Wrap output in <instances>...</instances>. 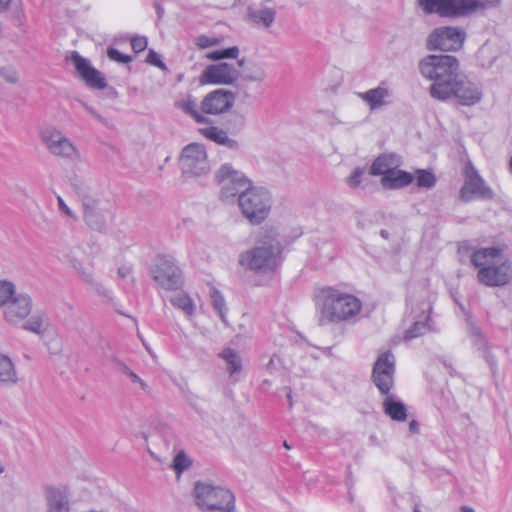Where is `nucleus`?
Masks as SVG:
<instances>
[{"instance_id": "48", "label": "nucleus", "mask_w": 512, "mask_h": 512, "mask_svg": "<svg viewBox=\"0 0 512 512\" xmlns=\"http://www.w3.org/2000/svg\"><path fill=\"white\" fill-rule=\"evenodd\" d=\"M112 362L117 371L126 375L127 377H129L130 374L133 372L125 363H123L121 360L117 358H113Z\"/></svg>"}, {"instance_id": "1", "label": "nucleus", "mask_w": 512, "mask_h": 512, "mask_svg": "<svg viewBox=\"0 0 512 512\" xmlns=\"http://www.w3.org/2000/svg\"><path fill=\"white\" fill-rule=\"evenodd\" d=\"M470 260L477 269V281L487 287H503L512 281V263L498 247L475 250Z\"/></svg>"}, {"instance_id": "54", "label": "nucleus", "mask_w": 512, "mask_h": 512, "mask_svg": "<svg viewBox=\"0 0 512 512\" xmlns=\"http://www.w3.org/2000/svg\"><path fill=\"white\" fill-rule=\"evenodd\" d=\"M117 273H118V276L120 278H123V279L128 278L131 275V267H129V266H121V267L118 268V272Z\"/></svg>"}, {"instance_id": "38", "label": "nucleus", "mask_w": 512, "mask_h": 512, "mask_svg": "<svg viewBox=\"0 0 512 512\" xmlns=\"http://www.w3.org/2000/svg\"><path fill=\"white\" fill-rule=\"evenodd\" d=\"M210 298L214 309L219 314L221 320L226 322V304L223 295L215 288L210 290Z\"/></svg>"}, {"instance_id": "64", "label": "nucleus", "mask_w": 512, "mask_h": 512, "mask_svg": "<svg viewBox=\"0 0 512 512\" xmlns=\"http://www.w3.org/2000/svg\"><path fill=\"white\" fill-rule=\"evenodd\" d=\"M2 471H3V468H2V467H0V473H1Z\"/></svg>"}, {"instance_id": "4", "label": "nucleus", "mask_w": 512, "mask_h": 512, "mask_svg": "<svg viewBox=\"0 0 512 512\" xmlns=\"http://www.w3.org/2000/svg\"><path fill=\"white\" fill-rule=\"evenodd\" d=\"M282 245L274 236H265L258 244L241 254L240 264L258 274L275 272L282 262Z\"/></svg>"}, {"instance_id": "24", "label": "nucleus", "mask_w": 512, "mask_h": 512, "mask_svg": "<svg viewBox=\"0 0 512 512\" xmlns=\"http://www.w3.org/2000/svg\"><path fill=\"white\" fill-rule=\"evenodd\" d=\"M414 181V175L399 168L393 169L381 178V184L386 189H402Z\"/></svg>"}, {"instance_id": "59", "label": "nucleus", "mask_w": 512, "mask_h": 512, "mask_svg": "<svg viewBox=\"0 0 512 512\" xmlns=\"http://www.w3.org/2000/svg\"><path fill=\"white\" fill-rule=\"evenodd\" d=\"M16 15H17V18H18L20 21L24 20V18H25V14H24L23 9H19V10H17V11H16Z\"/></svg>"}, {"instance_id": "10", "label": "nucleus", "mask_w": 512, "mask_h": 512, "mask_svg": "<svg viewBox=\"0 0 512 512\" xmlns=\"http://www.w3.org/2000/svg\"><path fill=\"white\" fill-rule=\"evenodd\" d=\"M466 33L462 28L443 26L434 29L428 37L429 50L455 51L463 46Z\"/></svg>"}, {"instance_id": "34", "label": "nucleus", "mask_w": 512, "mask_h": 512, "mask_svg": "<svg viewBox=\"0 0 512 512\" xmlns=\"http://www.w3.org/2000/svg\"><path fill=\"white\" fill-rule=\"evenodd\" d=\"M47 327V318L42 313H36L35 315L31 316L24 324V329L36 334L44 333Z\"/></svg>"}, {"instance_id": "47", "label": "nucleus", "mask_w": 512, "mask_h": 512, "mask_svg": "<svg viewBox=\"0 0 512 512\" xmlns=\"http://www.w3.org/2000/svg\"><path fill=\"white\" fill-rule=\"evenodd\" d=\"M112 362L117 371L126 375L127 377H129L130 374L133 372L125 363H123L121 360L117 358H113Z\"/></svg>"}, {"instance_id": "58", "label": "nucleus", "mask_w": 512, "mask_h": 512, "mask_svg": "<svg viewBox=\"0 0 512 512\" xmlns=\"http://www.w3.org/2000/svg\"><path fill=\"white\" fill-rule=\"evenodd\" d=\"M409 430L412 432V433H418L419 431V424L416 420H412L410 423H409Z\"/></svg>"}, {"instance_id": "52", "label": "nucleus", "mask_w": 512, "mask_h": 512, "mask_svg": "<svg viewBox=\"0 0 512 512\" xmlns=\"http://www.w3.org/2000/svg\"><path fill=\"white\" fill-rule=\"evenodd\" d=\"M281 364L280 358L278 355L274 354L269 359L268 363L266 364V370L269 372H273L276 370Z\"/></svg>"}, {"instance_id": "43", "label": "nucleus", "mask_w": 512, "mask_h": 512, "mask_svg": "<svg viewBox=\"0 0 512 512\" xmlns=\"http://www.w3.org/2000/svg\"><path fill=\"white\" fill-rule=\"evenodd\" d=\"M107 55H108L109 59L119 62V63L126 64V63L131 62V60H132L131 56L125 55L115 48H109L107 50Z\"/></svg>"}, {"instance_id": "61", "label": "nucleus", "mask_w": 512, "mask_h": 512, "mask_svg": "<svg viewBox=\"0 0 512 512\" xmlns=\"http://www.w3.org/2000/svg\"><path fill=\"white\" fill-rule=\"evenodd\" d=\"M473 335L475 336V338H476L477 340H479V341H484V339H483V337H482V334H481L479 331L475 330V331L473 332Z\"/></svg>"}, {"instance_id": "32", "label": "nucleus", "mask_w": 512, "mask_h": 512, "mask_svg": "<svg viewBox=\"0 0 512 512\" xmlns=\"http://www.w3.org/2000/svg\"><path fill=\"white\" fill-rule=\"evenodd\" d=\"M249 17L256 24L270 27L274 22L275 12L270 8L250 9Z\"/></svg>"}, {"instance_id": "31", "label": "nucleus", "mask_w": 512, "mask_h": 512, "mask_svg": "<svg viewBox=\"0 0 512 512\" xmlns=\"http://www.w3.org/2000/svg\"><path fill=\"white\" fill-rule=\"evenodd\" d=\"M220 357L226 362V369L231 377L239 373L242 369V359L238 352L227 348L222 351Z\"/></svg>"}, {"instance_id": "15", "label": "nucleus", "mask_w": 512, "mask_h": 512, "mask_svg": "<svg viewBox=\"0 0 512 512\" xmlns=\"http://www.w3.org/2000/svg\"><path fill=\"white\" fill-rule=\"evenodd\" d=\"M71 61L79 77L88 87L97 90H103L106 88L107 82L105 77L100 71L93 67L87 58H84L77 52H74L71 56Z\"/></svg>"}, {"instance_id": "53", "label": "nucleus", "mask_w": 512, "mask_h": 512, "mask_svg": "<svg viewBox=\"0 0 512 512\" xmlns=\"http://www.w3.org/2000/svg\"><path fill=\"white\" fill-rule=\"evenodd\" d=\"M129 379L133 383L139 384L142 391L149 392V386L147 385V383L144 382L136 373L132 372L129 376Z\"/></svg>"}, {"instance_id": "6", "label": "nucleus", "mask_w": 512, "mask_h": 512, "mask_svg": "<svg viewBox=\"0 0 512 512\" xmlns=\"http://www.w3.org/2000/svg\"><path fill=\"white\" fill-rule=\"evenodd\" d=\"M194 498L202 512H236L234 494L222 486L197 481L194 485Z\"/></svg>"}, {"instance_id": "33", "label": "nucleus", "mask_w": 512, "mask_h": 512, "mask_svg": "<svg viewBox=\"0 0 512 512\" xmlns=\"http://www.w3.org/2000/svg\"><path fill=\"white\" fill-rule=\"evenodd\" d=\"M413 175L420 189H432L437 182V177L431 169H418Z\"/></svg>"}, {"instance_id": "18", "label": "nucleus", "mask_w": 512, "mask_h": 512, "mask_svg": "<svg viewBox=\"0 0 512 512\" xmlns=\"http://www.w3.org/2000/svg\"><path fill=\"white\" fill-rule=\"evenodd\" d=\"M70 265L75 270L77 276L89 291L96 293L104 298H111V292L107 289L100 280L95 276L92 267L85 266L80 260L75 257H69Z\"/></svg>"}, {"instance_id": "2", "label": "nucleus", "mask_w": 512, "mask_h": 512, "mask_svg": "<svg viewBox=\"0 0 512 512\" xmlns=\"http://www.w3.org/2000/svg\"><path fill=\"white\" fill-rule=\"evenodd\" d=\"M321 324L340 323L356 316L362 307L360 300L352 294L332 287L322 288L317 296Z\"/></svg>"}, {"instance_id": "35", "label": "nucleus", "mask_w": 512, "mask_h": 512, "mask_svg": "<svg viewBox=\"0 0 512 512\" xmlns=\"http://www.w3.org/2000/svg\"><path fill=\"white\" fill-rule=\"evenodd\" d=\"M431 330L429 324V316H425L423 320H417L414 322L412 327H410L404 335L405 340H411L417 338L419 336L424 335L425 333Z\"/></svg>"}, {"instance_id": "63", "label": "nucleus", "mask_w": 512, "mask_h": 512, "mask_svg": "<svg viewBox=\"0 0 512 512\" xmlns=\"http://www.w3.org/2000/svg\"><path fill=\"white\" fill-rule=\"evenodd\" d=\"M413 512H421V511L418 507H415Z\"/></svg>"}, {"instance_id": "22", "label": "nucleus", "mask_w": 512, "mask_h": 512, "mask_svg": "<svg viewBox=\"0 0 512 512\" xmlns=\"http://www.w3.org/2000/svg\"><path fill=\"white\" fill-rule=\"evenodd\" d=\"M47 512H70L69 492L66 488L50 487L45 494Z\"/></svg>"}, {"instance_id": "12", "label": "nucleus", "mask_w": 512, "mask_h": 512, "mask_svg": "<svg viewBox=\"0 0 512 512\" xmlns=\"http://www.w3.org/2000/svg\"><path fill=\"white\" fill-rule=\"evenodd\" d=\"M238 204L242 214L251 224H260L269 214L270 199L266 194H239Z\"/></svg>"}, {"instance_id": "17", "label": "nucleus", "mask_w": 512, "mask_h": 512, "mask_svg": "<svg viewBox=\"0 0 512 512\" xmlns=\"http://www.w3.org/2000/svg\"><path fill=\"white\" fill-rule=\"evenodd\" d=\"M446 90H448L447 100L455 99L461 105H473L481 98V93L475 84L459 77Z\"/></svg>"}, {"instance_id": "49", "label": "nucleus", "mask_w": 512, "mask_h": 512, "mask_svg": "<svg viewBox=\"0 0 512 512\" xmlns=\"http://www.w3.org/2000/svg\"><path fill=\"white\" fill-rule=\"evenodd\" d=\"M112 362L117 371L126 375L127 377H129L130 374L133 372L125 363H123L121 360L117 358H113Z\"/></svg>"}, {"instance_id": "56", "label": "nucleus", "mask_w": 512, "mask_h": 512, "mask_svg": "<svg viewBox=\"0 0 512 512\" xmlns=\"http://www.w3.org/2000/svg\"><path fill=\"white\" fill-rule=\"evenodd\" d=\"M12 3V0H0V13L6 12L10 5Z\"/></svg>"}, {"instance_id": "50", "label": "nucleus", "mask_w": 512, "mask_h": 512, "mask_svg": "<svg viewBox=\"0 0 512 512\" xmlns=\"http://www.w3.org/2000/svg\"><path fill=\"white\" fill-rule=\"evenodd\" d=\"M112 362L117 371L126 375L127 377H129L130 374L133 372L125 363H123L121 360L117 358H113Z\"/></svg>"}, {"instance_id": "60", "label": "nucleus", "mask_w": 512, "mask_h": 512, "mask_svg": "<svg viewBox=\"0 0 512 512\" xmlns=\"http://www.w3.org/2000/svg\"><path fill=\"white\" fill-rule=\"evenodd\" d=\"M460 511L461 512H475V510L473 508L469 507V506H462L460 508Z\"/></svg>"}, {"instance_id": "21", "label": "nucleus", "mask_w": 512, "mask_h": 512, "mask_svg": "<svg viewBox=\"0 0 512 512\" xmlns=\"http://www.w3.org/2000/svg\"><path fill=\"white\" fill-rule=\"evenodd\" d=\"M359 97L374 111L390 104L392 90L387 82H381L377 87L359 93Z\"/></svg>"}, {"instance_id": "36", "label": "nucleus", "mask_w": 512, "mask_h": 512, "mask_svg": "<svg viewBox=\"0 0 512 512\" xmlns=\"http://www.w3.org/2000/svg\"><path fill=\"white\" fill-rule=\"evenodd\" d=\"M179 107L188 115L193 117L198 123H202L206 120L205 116L202 115L198 110L196 101L192 98H187L179 103Z\"/></svg>"}, {"instance_id": "42", "label": "nucleus", "mask_w": 512, "mask_h": 512, "mask_svg": "<svg viewBox=\"0 0 512 512\" xmlns=\"http://www.w3.org/2000/svg\"><path fill=\"white\" fill-rule=\"evenodd\" d=\"M365 173L364 168H356L352 174L348 177L347 182L350 188L355 189L362 181V177Z\"/></svg>"}, {"instance_id": "23", "label": "nucleus", "mask_w": 512, "mask_h": 512, "mask_svg": "<svg viewBox=\"0 0 512 512\" xmlns=\"http://www.w3.org/2000/svg\"><path fill=\"white\" fill-rule=\"evenodd\" d=\"M402 165V158L396 153H383L379 155L370 166V174L373 176H381L389 174L393 169Z\"/></svg>"}, {"instance_id": "16", "label": "nucleus", "mask_w": 512, "mask_h": 512, "mask_svg": "<svg viewBox=\"0 0 512 512\" xmlns=\"http://www.w3.org/2000/svg\"><path fill=\"white\" fill-rule=\"evenodd\" d=\"M235 96L232 92L217 89L208 93L201 102V111L209 115H220L228 112L234 105Z\"/></svg>"}, {"instance_id": "19", "label": "nucleus", "mask_w": 512, "mask_h": 512, "mask_svg": "<svg viewBox=\"0 0 512 512\" xmlns=\"http://www.w3.org/2000/svg\"><path fill=\"white\" fill-rule=\"evenodd\" d=\"M32 310V299L25 293L15 290L11 300L4 306V317L9 323H17L25 319Z\"/></svg>"}, {"instance_id": "20", "label": "nucleus", "mask_w": 512, "mask_h": 512, "mask_svg": "<svg viewBox=\"0 0 512 512\" xmlns=\"http://www.w3.org/2000/svg\"><path fill=\"white\" fill-rule=\"evenodd\" d=\"M81 201L87 225L94 231L104 232L106 221L102 211L98 208V201L92 194H83Z\"/></svg>"}, {"instance_id": "30", "label": "nucleus", "mask_w": 512, "mask_h": 512, "mask_svg": "<svg viewBox=\"0 0 512 512\" xmlns=\"http://www.w3.org/2000/svg\"><path fill=\"white\" fill-rule=\"evenodd\" d=\"M403 226L398 219L390 218L385 227L380 229V236L389 242L397 243L402 239Z\"/></svg>"}, {"instance_id": "25", "label": "nucleus", "mask_w": 512, "mask_h": 512, "mask_svg": "<svg viewBox=\"0 0 512 512\" xmlns=\"http://www.w3.org/2000/svg\"><path fill=\"white\" fill-rule=\"evenodd\" d=\"M385 399L383 401V410L384 413L389 416L392 420L403 422L407 419V408L401 401H398L394 398L393 395L388 393L384 395Z\"/></svg>"}, {"instance_id": "9", "label": "nucleus", "mask_w": 512, "mask_h": 512, "mask_svg": "<svg viewBox=\"0 0 512 512\" xmlns=\"http://www.w3.org/2000/svg\"><path fill=\"white\" fill-rule=\"evenodd\" d=\"M214 181L225 191L253 192L258 189L252 179L230 163H224L216 169Z\"/></svg>"}, {"instance_id": "8", "label": "nucleus", "mask_w": 512, "mask_h": 512, "mask_svg": "<svg viewBox=\"0 0 512 512\" xmlns=\"http://www.w3.org/2000/svg\"><path fill=\"white\" fill-rule=\"evenodd\" d=\"M179 165L185 178L200 177L210 171V163L204 145L190 143L180 154Z\"/></svg>"}, {"instance_id": "29", "label": "nucleus", "mask_w": 512, "mask_h": 512, "mask_svg": "<svg viewBox=\"0 0 512 512\" xmlns=\"http://www.w3.org/2000/svg\"><path fill=\"white\" fill-rule=\"evenodd\" d=\"M461 192H487L483 179L470 164L465 169V185Z\"/></svg>"}, {"instance_id": "46", "label": "nucleus", "mask_w": 512, "mask_h": 512, "mask_svg": "<svg viewBox=\"0 0 512 512\" xmlns=\"http://www.w3.org/2000/svg\"><path fill=\"white\" fill-rule=\"evenodd\" d=\"M148 44L147 38L143 36L133 37L131 40V47L134 52L139 53L146 49Z\"/></svg>"}, {"instance_id": "28", "label": "nucleus", "mask_w": 512, "mask_h": 512, "mask_svg": "<svg viewBox=\"0 0 512 512\" xmlns=\"http://www.w3.org/2000/svg\"><path fill=\"white\" fill-rule=\"evenodd\" d=\"M18 382L17 371L10 357L0 354V386H11Z\"/></svg>"}, {"instance_id": "7", "label": "nucleus", "mask_w": 512, "mask_h": 512, "mask_svg": "<svg viewBox=\"0 0 512 512\" xmlns=\"http://www.w3.org/2000/svg\"><path fill=\"white\" fill-rule=\"evenodd\" d=\"M39 137L52 156L71 162L81 159V152L76 143L57 126L42 127Z\"/></svg>"}, {"instance_id": "39", "label": "nucleus", "mask_w": 512, "mask_h": 512, "mask_svg": "<svg viewBox=\"0 0 512 512\" xmlns=\"http://www.w3.org/2000/svg\"><path fill=\"white\" fill-rule=\"evenodd\" d=\"M15 285L7 280H0V308H4L15 293Z\"/></svg>"}, {"instance_id": "14", "label": "nucleus", "mask_w": 512, "mask_h": 512, "mask_svg": "<svg viewBox=\"0 0 512 512\" xmlns=\"http://www.w3.org/2000/svg\"><path fill=\"white\" fill-rule=\"evenodd\" d=\"M239 77V70L230 63L222 62L207 66L200 75L199 81L203 85H229Z\"/></svg>"}, {"instance_id": "55", "label": "nucleus", "mask_w": 512, "mask_h": 512, "mask_svg": "<svg viewBox=\"0 0 512 512\" xmlns=\"http://www.w3.org/2000/svg\"><path fill=\"white\" fill-rule=\"evenodd\" d=\"M486 195L487 194H465V193H462V194H460V198H461L462 201L467 202V201H470V200L474 199L475 196L484 197Z\"/></svg>"}, {"instance_id": "27", "label": "nucleus", "mask_w": 512, "mask_h": 512, "mask_svg": "<svg viewBox=\"0 0 512 512\" xmlns=\"http://www.w3.org/2000/svg\"><path fill=\"white\" fill-rule=\"evenodd\" d=\"M199 133L217 144L227 146L228 148H236L238 143L236 140L229 138L227 133L219 127L207 126L199 129Z\"/></svg>"}, {"instance_id": "3", "label": "nucleus", "mask_w": 512, "mask_h": 512, "mask_svg": "<svg viewBox=\"0 0 512 512\" xmlns=\"http://www.w3.org/2000/svg\"><path fill=\"white\" fill-rule=\"evenodd\" d=\"M423 77L433 80L430 95L440 101H446L449 86L458 76L459 63L454 56L428 55L419 64Z\"/></svg>"}, {"instance_id": "37", "label": "nucleus", "mask_w": 512, "mask_h": 512, "mask_svg": "<svg viewBox=\"0 0 512 512\" xmlns=\"http://www.w3.org/2000/svg\"><path fill=\"white\" fill-rule=\"evenodd\" d=\"M238 56L239 48L237 46L211 51L205 55L208 60L212 61H218L221 59H236Z\"/></svg>"}, {"instance_id": "11", "label": "nucleus", "mask_w": 512, "mask_h": 512, "mask_svg": "<svg viewBox=\"0 0 512 512\" xmlns=\"http://www.w3.org/2000/svg\"><path fill=\"white\" fill-rule=\"evenodd\" d=\"M395 356L392 352L381 353L372 369V381L382 395L390 393L394 386Z\"/></svg>"}, {"instance_id": "44", "label": "nucleus", "mask_w": 512, "mask_h": 512, "mask_svg": "<svg viewBox=\"0 0 512 512\" xmlns=\"http://www.w3.org/2000/svg\"><path fill=\"white\" fill-rule=\"evenodd\" d=\"M146 62L162 70H166L167 68L165 63L162 61L161 56L154 50L149 51Z\"/></svg>"}, {"instance_id": "13", "label": "nucleus", "mask_w": 512, "mask_h": 512, "mask_svg": "<svg viewBox=\"0 0 512 512\" xmlns=\"http://www.w3.org/2000/svg\"><path fill=\"white\" fill-rule=\"evenodd\" d=\"M153 279L166 290H177L182 284V275L173 259L158 257L152 269Z\"/></svg>"}, {"instance_id": "62", "label": "nucleus", "mask_w": 512, "mask_h": 512, "mask_svg": "<svg viewBox=\"0 0 512 512\" xmlns=\"http://www.w3.org/2000/svg\"><path fill=\"white\" fill-rule=\"evenodd\" d=\"M284 447H285L286 449H290V446H289V444H288L287 442H284Z\"/></svg>"}, {"instance_id": "57", "label": "nucleus", "mask_w": 512, "mask_h": 512, "mask_svg": "<svg viewBox=\"0 0 512 512\" xmlns=\"http://www.w3.org/2000/svg\"><path fill=\"white\" fill-rule=\"evenodd\" d=\"M85 108H86L87 112L89 114H91L93 117H95L97 120H99L101 122L103 121V118L101 117V115H99L92 107L86 106Z\"/></svg>"}, {"instance_id": "40", "label": "nucleus", "mask_w": 512, "mask_h": 512, "mask_svg": "<svg viewBox=\"0 0 512 512\" xmlns=\"http://www.w3.org/2000/svg\"><path fill=\"white\" fill-rule=\"evenodd\" d=\"M192 462L184 451H179L174 457L172 468L180 475L191 466Z\"/></svg>"}, {"instance_id": "5", "label": "nucleus", "mask_w": 512, "mask_h": 512, "mask_svg": "<svg viewBox=\"0 0 512 512\" xmlns=\"http://www.w3.org/2000/svg\"><path fill=\"white\" fill-rule=\"evenodd\" d=\"M500 3V0H418L425 13L453 19L497 8Z\"/></svg>"}, {"instance_id": "45", "label": "nucleus", "mask_w": 512, "mask_h": 512, "mask_svg": "<svg viewBox=\"0 0 512 512\" xmlns=\"http://www.w3.org/2000/svg\"><path fill=\"white\" fill-rule=\"evenodd\" d=\"M266 72L263 67L256 66L248 74L247 79L254 82H261L265 79Z\"/></svg>"}, {"instance_id": "41", "label": "nucleus", "mask_w": 512, "mask_h": 512, "mask_svg": "<svg viewBox=\"0 0 512 512\" xmlns=\"http://www.w3.org/2000/svg\"><path fill=\"white\" fill-rule=\"evenodd\" d=\"M221 43V38L208 35H199L195 38V45L200 49L217 46Z\"/></svg>"}, {"instance_id": "26", "label": "nucleus", "mask_w": 512, "mask_h": 512, "mask_svg": "<svg viewBox=\"0 0 512 512\" xmlns=\"http://www.w3.org/2000/svg\"><path fill=\"white\" fill-rule=\"evenodd\" d=\"M169 302L173 307L182 311L188 319L195 315L196 305L188 293L176 291L169 297Z\"/></svg>"}, {"instance_id": "51", "label": "nucleus", "mask_w": 512, "mask_h": 512, "mask_svg": "<svg viewBox=\"0 0 512 512\" xmlns=\"http://www.w3.org/2000/svg\"><path fill=\"white\" fill-rule=\"evenodd\" d=\"M59 209L64 212L68 217L75 218L72 209L67 205L66 201L61 197L57 196Z\"/></svg>"}]
</instances>
